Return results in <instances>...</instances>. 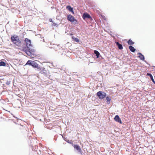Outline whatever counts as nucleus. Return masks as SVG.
<instances>
[{"instance_id": "nucleus-1", "label": "nucleus", "mask_w": 155, "mask_h": 155, "mask_svg": "<svg viewBox=\"0 0 155 155\" xmlns=\"http://www.w3.org/2000/svg\"><path fill=\"white\" fill-rule=\"evenodd\" d=\"M11 40L13 44L15 46L21 47L25 45V43L16 35L11 36Z\"/></svg>"}, {"instance_id": "nucleus-2", "label": "nucleus", "mask_w": 155, "mask_h": 155, "mask_svg": "<svg viewBox=\"0 0 155 155\" xmlns=\"http://www.w3.org/2000/svg\"><path fill=\"white\" fill-rule=\"evenodd\" d=\"M97 95L99 99L102 100L105 97L106 93L101 91H100L97 93Z\"/></svg>"}, {"instance_id": "nucleus-3", "label": "nucleus", "mask_w": 155, "mask_h": 155, "mask_svg": "<svg viewBox=\"0 0 155 155\" xmlns=\"http://www.w3.org/2000/svg\"><path fill=\"white\" fill-rule=\"evenodd\" d=\"M68 20L70 21L71 22H72L75 21L77 22V20L75 19L74 18V16L70 15H68L67 17Z\"/></svg>"}, {"instance_id": "nucleus-4", "label": "nucleus", "mask_w": 155, "mask_h": 155, "mask_svg": "<svg viewBox=\"0 0 155 155\" xmlns=\"http://www.w3.org/2000/svg\"><path fill=\"white\" fill-rule=\"evenodd\" d=\"M25 41L26 43V45L28 48L31 46V41L29 39L27 38H25Z\"/></svg>"}, {"instance_id": "nucleus-5", "label": "nucleus", "mask_w": 155, "mask_h": 155, "mask_svg": "<svg viewBox=\"0 0 155 155\" xmlns=\"http://www.w3.org/2000/svg\"><path fill=\"white\" fill-rule=\"evenodd\" d=\"M114 120L115 121L118 123H119L120 124H121L122 123L120 118L119 116L118 115L115 116L114 118Z\"/></svg>"}, {"instance_id": "nucleus-6", "label": "nucleus", "mask_w": 155, "mask_h": 155, "mask_svg": "<svg viewBox=\"0 0 155 155\" xmlns=\"http://www.w3.org/2000/svg\"><path fill=\"white\" fill-rule=\"evenodd\" d=\"M74 147V149H76L78 152H81V150L79 146L78 145H74L73 146Z\"/></svg>"}, {"instance_id": "nucleus-7", "label": "nucleus", "mask_w": 155, "mask_h": 155, "mask_svg": "<svg viewBox=\"0 0 155 155\" xmlns=\"http://www.w3.org/2000/svg\"><path fill=\"white\" fill-rule=\"evenodd\" d=\"M83 18L84 19L85 18L91 19V18L90 15L87 13H84L83 14Z\"/></svg>"}, {"instance_id": "nucleus-8", "label": "nucleus", "mask_w": 155, "mask_h": 155, "mask_svg": "<svg viewBox=\"0 0 155 155\" xmlns=\"http://www.w3.org/2000/svg\"><path fill=\"white\" fill-rule=\"evenodd\" d=\"M33 67L38 68V65L37 63L35 62V61H32L31 65Z\"/></svg>"}, {"instance_id": "nucleus-9", "label": "nucleus", "mask_w": 155, "mask_h": 155, "mask_svg": "<svg viewBox=\"0 0 155 155\" xmlns=\"http://www.w3.org/2000/svg\"><path fill=\"white\" fill-rule=\"evenodd\" d=\"M26 48V47L24 48L22 50L25 51L28 55H31V51H28L25 50Z\"/></svg>"}, {"instance_id": "nucleus-10", "label": "nucleus", "mask_w": 155, "mask_h": 155, "mask_svg": "<svg viewBox=\"0 0 155 155\" xmlns=\"http://www.w3.org/2000/svg\"><path fill=\"white\" fill-rule=\"evenodd\" d=\"M138 55L139 56V58L141 60H143L144 59V57L143 55H142L141 53H138Z\"/></svg>"}, {"instance_id": "nucleus-11", "label": "nucleus", "mask_w": 155, "mask_h": 155, "mask_svg": "<svg viewBox=\"0 0 155 155\" xmlns=\"http://www.w3.org/2000/svg\"><path fill=\"white\" fill-rule=\"evenodd\" d=\"M129 48L130 51L132 52H134L136 51L135 49L134 48V47H133L132 46L130 45L129 46Z\"/></svg>"}, {"instance_id": "nucleus-12", "label": "nucleus", "mask_w": 155, "mask_h": 155, "mask_svg": "<svg viewBox=\"0 0 155 155\" xmlns=\"http://www.w3.org/2000/svg\"><path fill=\"white\" fill-rule=\"evenodd\" d=\"M116 45L118 46V48L120 49H122L123 48L122 45L121 44H120L118 42H116Z\"/></svg>"}, {"instance_id": "nucleus-13", "label": "nucleus", "mask_w": 155, "mask_h": 155, "mask_svg": "<svg viewBox=\"0 0 155 155\" xmlns=\"http://www.w3.org/2000/svg\"><path fill=\"white\" fill-rule=\"evenodd\" d=\"M106 99L107 100V104H109L110 103V101L111 100V98L110 97H107L106 98Z\"/></svg>"}, {"instance_id": "nucleus-14", "label": "nucleus", "mask_w": 155, "mask_h": 155, "mask_svg": "<svg viewBox=\"0 0 155 155\" xmlns=\"http://www.w3.org/2000/svg\"><path fill=\"white\" fill-rule=\"evenodd\" d=\"M127 43L129 45H133L134 43L131 39H130L127 41Z\"/></svg>"}, {"instance_id": "nucleus-15", "label": "nucleus", "mask_w": 155, "mask_h": 155, "mask_svg": "<svg viewBox=\"0 0 155 155\" xmlns=\"http://www.w3.org/2000/svg\"><path fill=\"white\" fill-rule=\"evenodd\" d=\"M94 54H96L97 57V58H98L99 57V55L100 54L99 52L95 50L94 51Z\"/></svg>"}, {"instance_id": "nucleus-16", "label": "nucleus", "mask_w": 155, "mask_h": 155, "mask_svg": "<svg viewBox=\"0 0 155 155\" xmlns=\"http://www.w3.org/2000/svg\"><path fill=\"white\" fill-rule=\"evenodd\" d=\"M66 8L68 10L70 11H73V8L71 7L70 5L67 6Z\"/></svg>"}, {"instance_id": "nucleus-17", "label": "nucleus", "mask_w": 155, "mask_h": 155, "mask_svg": "<svg viewBox=\"0 0 155 155\" xmlns=\"http://www.w3.org/2000/svg\"><path fill=\"white\" fill-rule=\"evenodd\" d=\"M72 38L76 42H79V40L78 38H75L74 36H72Z\"/></svg>"}, {"instance_id": "nucleus-18", "label": "nucleus", "mask_w": 155, "mask_h": 155, "mask_svg": "<svg viewBox=\"0 0 155 155\" xmlns=\"http://www.w3.org/2000/svg\"><path fill=\"white\" fill-rule=\"evenodd\" d=\"M32 61H32L31 60H28L27 61V63H26L25 65H31L32 63Z\"/></svg>"}, {"instance_id": "nucleus-19", "label": "nucleus", "mask_w": 155, "mask_h": 155, "mask_svg": "<svg viewBox=\"0 0 155 155\" xmlns=\"http://www.w3.org/2000/svg\"><path fill=\"white\" fill-rule=\"evenodd\" d=\"M6 65V64L5 62L3 61L0 62V66H5Z\"/></svg>"}, {"instance_id": "nucleus-20", "label": "nucleus", "mask_w": 155, "mask_h": 155, "mask_svg": "<svg viewBox=\"0 0 155 155\" xmlns=\"http://www.w3.org/2000/svg\"><path fill=\"white\" fill-rule=\"evenodd\" d=\"M147 76H149L150 78V79H151V80L153 81V76L151 74L147 73Z\"/></svg>"}, {"instance_id": "nucleus-21", "label": "nucleus", "mask_w": 155, "mask_h": 155, "mask_svg": "<svg viewBox=\"0 0 155 155\" xmlns=\"http://www.w3.org/2000/svg\"><path fill=\"white\" fill-rule=\"evenodd\" d=\"M52 25L54 26L57 27L58 26L55 23H53L52 24Z\"/></svg>"}, {"instance_id": "nucleus-22", "label": "nucleus", "mask_w": 155, "mask_h": 155, "mask_svg": "<svg viewBox=\"0 0 155 155\" xmlns=\"http://www.w3.org/2000/svg\"><path fill=\"white\" fill-rule=\"evenodd\" d=\"M49 21H50V22H53V21H52V19L51 18V19H50L49 20Z\"/></svg>"}, {"instance_id": "nucleus-23", "label": "nucleus", "mask_w": 155, "mask_h": 155, "mask_svg": "<svg viewBox=\"0 0 155 155\" xmlns=\"http://www.w3.org/2000/svg\"><path fill=\"white\" fill-rule=\"evenodd\" d=\"M152 81L153 82V83L155 84V81H154V79H153V80H152Z\"/></svg>"}, {"instance_id": "nucleus-24", "label": "nucleus", "mask_w": 155, "mask_h": 155, "mask_svg": "<svg viewBox=\"0 0 155 155\" xmlns=\"http://www.w3.org/2000/svg\"><path fill=\"white\" fill-rule=\"evenodd\" d=\"M32 52H34V50H33V51H31Z\"/></svg>"}, {"instance_id": "nucleus-25", "label": "nucleus", "mask_w": 155, "mask_h": 155, "mask_svg": "<svg viewBox=\"0 0 155 155\" xmlns=\"http://www.w3.org/2000/svg\"><path fill=\"white\" fill-rule=\"evenodd\" d=\"M71 35H73L72 34H71Z\"/></svg>"}, {"instance_id": "nucleus-26", "label": "nucleus", "mask_w": 155, "mask_h": 155, "mask_svg": "<svg viewBox=\"0 0 155 155\" xmlns=\"http://www.w3.org/2000/svg\"><path fill=\"white\" fill-rule=\"evenodd\" d=\"M33 55H34V54L33 53Z\"/></svg>"}]
</instances>
